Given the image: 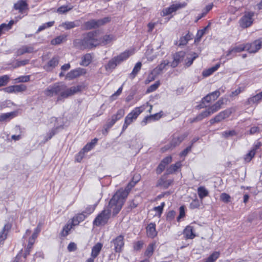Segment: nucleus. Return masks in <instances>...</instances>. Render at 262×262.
<instances>
[{"label":"nucleus","instance_id":"1","mask_svg":"<svg viewBox=\"0 0 262 262\" xmlns=\"http://www.w3.org/2000/svg\"><path fill=\"white\" fill-rule=\"evenodd\" d=\"M138 179L130 182L124 189L118 190L113 196L108 203L107 209L103 210L94 220V225L99 226L105 224L110 217L112 211L113 215H116L121 210L130 189L135 185Z\"/></svg>","mask_w":262,"mask_h":262},{"label":"nucleus","instance_id":"2","mask_svg":"<svg viewBox=\"0 0 262 262\" xmlns=\"http://www.w3.org/2000/svg\"><path fill=\"white\" fill-rule=\"evenodd\" d=\"M97 31H91L82 35V38L76 39L74 40L75 47L80 49H91L100 45L97 38Z\"/></svg>","mask_w":262,"mask_h":262},{"label":"nucleus","instance_id":"3","mask_svg":"<svg viewBox=\"0 0 262 262\" xmlns=\"http://www.w3.org/2000/svg\"><path fill=\"white\" fill-rule=\"evenodd\" d=\"M66 85L63 83H55L49 86L45 91L44 94L48 97H53L54 96L59 95L57 101L64 99L62 96V93L64 92Z\"/></svg>","mask_w":262,"mask_h":262},{"label":"nucleus","instance_id":"4","mask_svg":"<svg viewBox=\"0 0 262 262\" xmlns=\"http://www.w3.org/2000/svg\"><path fill=\"white\" fill-rule=\"evenodd\" d=\"M254 13L252 11L245 12L243 16L239 20V26L242 28H247L250 27L254 21Z\"/></svg>","mask_w":262,"mask_h":262},{"label":"nucleus","instance_id":"5","mask_svg":"<svg viewBox=\"0 0 262 262\" xmlns=\"http://www.w3.org/2000/svg\"><path fill=\"white\" fill-rule=\"evenodd\" d=\"M220 95L221 93L219 90H216L213 92L208 94L202 98L200 104L197 106V107L199 109L206 107L207 105H205V102L208 103L211 101L215 100L220 96Z\"/></svg>","mask_w":262,"mask_h":262},{"label":"nucleus","instance_id":"6","mask_svg":"<svg viewBox=\"0 0 262 262\" xmlns=\"http://www.w3.org/2000/svg\"><path fill=\"white\" fill-rule=\"evenodd\" d=\"M232 113V108L226 109L219 113L213 118L211 119L210 120V123L211 124H213L214 123L220 122L225 118L229 117Z\"/></svg>","mask_w":262,"mask_h":262},{"label":"nucleus","instance_id":"7","mask_svg":"<svg viewBox=\"0 0 262 262\" xmlns=\"http://www.w3.org/2000/svg\"><path fill=\"white\" fill-rule=\"evenodd\" d=\"M144 109L142 106L135 108L130 113H129L125 118L126 122L130 124L134 121L136 120L138 116L143 111Z\"/></svg>","mask_w":262,"mask_h":262},{"label":"nucleus","instance_id":"8","mask_svg":"<svg viewBox=\"0 0 262 262\" xmlns=\"http://www.w3.org/2000/svg\"><path fill=\"white\" fill-rule=\"evenodd\" d=\"M111 244L114 246V251L116 253H120L124 245V236L120 235L113 239Z\"/></svg>","mask_w":262,"mask_h":262},{"label":"nucleus","instance_id":"9","mask_svg":"<svg viewBox=\"0 0 262 262\" xmlns=\"http://www.w3.org/2000/svg\"><path fill=\"white\" fill-rule=\"evenodd\" d=\"M262 38H260L251 43L246 44V51L250 53L257 52L261 47Z\"/></svg>","mask_w":262,"mask_h":262},{"label":"nucleus","instance_id":"10","mask_svg":"<svg viewBox=\"0 0 262 262\" xmlns=\"http://www.w3.org/2000/svg\"><path fill=\"white\" fill-rule=\"evenodd\" d=\"M86 73L85 69L78 68L70 71L66 75V79L72 80L80 76L83 75Z\"/></svg>","mask_w":262,"mask_h":262},{"label":"nucleus","instance_id":"11","mask_svg":"<svg viewBox=\"0 0 262 262\" xmlns=\"http://www.w3.org/2000/svg\"><path fill=\"white\" fill-rule=\"evenodd\" d=\"M13 8L18 10V12L21 14L26 13V11L29 10L28 4L25 0H18L14 4Z\"/></svg>","mask_w":262,"mask_h":262},{"label":"nucleus","instance_id":"12","mask_svg":"<svg viewBox=\"0 0 262 262\" xmlns=\"http://www.w3.org/2000/svg\"><path fill=\"white\" fill-rule=\"evenodd\" d=\"M82 85H77L73 86L71 87L70 88H67L66 85V88L64 89V92L62 93V96H63V98H67L69 96H72L77 92H80L82 90Z\"/></svg>","mask_w":262,"mask_h":262},{"label":"nucleus","instance_id":"13","mask_svg":"<svg viewBox=\"0 0 262 262\" xmlns=\"http://www.w3.org/2000/svg\"><path fill=\"white\" fill-rule=\"evenodd\" d=\"M245 50L246 51V45H240L239 46H235L228 51L226 54V56L229 57V58L231 59L234 57L236 53L241 52Z\"/></svg>","mask_w":262,"mask_h":262},{"label":"nucleus","instance_id":"14","mask_svg":"<svg viewBox=\"0 0 262 262\" xmlns=\"http://www.w3.org/2000/svg\"><path fill=\"white\" fill-rule=\"evenodd\" d=\"M185 5L184 4H173L169 7L164 9L162 10V14H161V15L164 16L166 15H169L172 13L176 11L178 9L185 7Z\"/></svg>","mask_w":262,"mask_h":262},{"label":"nucleus","instance_id":"15","mask_svg":"<svg viewBox=\"0 0 262 262\" xmlns=\"http://www.w3.org/2000/svg\"><path fill=\"white\" fill-rule=\"evenodd\" d=\"M188 136V133H185L184 134L176 136L174 135L172 140L170 142L171 147L174 148L179 145Z\"/></svg>","mask_w":262,"mask_h":262},{"label":"nucleus","instance_id":"16","mask_svg":"<svg viewBox=\"0 0 262 262\" xmlns=\"http://www.w3.org/2000/svg\"><path fill=\"white\" fill-rule=\"evenodd\" d=\"M185 53L183 51H180L176 53L173 55V60L171 63V66L175 68L178 66L179 63L181 62L185 57Z\"/></svg>","mask_w":262,"mask_h":262},{"label":"nucleus","instance_id":"17","mask_svg":"<svg viewBox=\"0 0 262 262\" xmlns=\"http://www.w3.org/2000/svg\"><path fill=\"white\" fill-rule=\"evenodd\" d=\"M169 63L168 61L163 60L160 64L155 68L151 72V74L156 77L161 74L166 66Z\"/></svg>","mask_w":262,"mask_h":262},{"label":"nucleus","instance_id":"18","mask_svg":"<svg viewBox=\"0 0 262 262\" xmlns=\"http://www.w3.org/2000/svg\"><path fill=\"white\" fill-rule=\"evenodd\" d=\"M59 63V58L58 57H53L48 63L44 66V69L47 71H51L55 68Z\"/></svg>","mask_w":262,"mask_h":262},{"label":"nucleus","instance_id":"19","mask_svg":"<svg viewBox=\"0 0 262 262\" xmlns=\"http://www.w3.org/2000/svg\"><path fill=\"white\" fill-rule=\"evenodd\" d=\"M156 224L155 223H149L146 227V233L148 237L154 238L157 235V232L156 229Z\"/></svg>","mask_w":262,"mask_h":262},{"label":"nucleus","instance_id":"20","mask_svg":"<svg viewBox=\"0 0 262 262\" xmlns=\"http://www.w3.org/2000/svg\"><path fill=\"white\" fill-rule=\"evenodd\" d=\"M131 54V52L129 51H125L114 57L116 60L117 63L119 65L122 62L127 60Z\"/></svg>","mask_w":262,"mask_h":262},{"label":"nucleus","instance_id":"21","mask_svg":"<svg viewBox=\"0 0 262 262\" xmlns=\"http://www.w3.org/2000/svg\"><path fill=\"white\" fill-rule=\"evenodd\" d=\"M262 100V91L256 95L250 97L246 101L247 105L258 104Z\"/></svg>","mask_w":262,"mask_h":262},{"label":"nucleus","instance_id":"22","mask_svg":"<svg viewBox=\"0 0 262 262\" xmlns=\"http://www.w3.org/2000/svg\"><path fill=\"white\" fill-rule=\"evenodd\" d=\"M224 104V100L223 99H219L215 103L210 106L207 110L209 113L210 115L214 113L219 111L221 108V106Z\"/></svg>","mask_w":262,"mask_h":262},{"label":"nucleus","instance_id":"23","mask_svg":"<svg viewBox=\"0 0 262 262\" xmlns=\"http://www.w3.org/2000/svg\"><path fill=\"white\" fill-rule=\"evenodd\" d=\"M80 25L79 20H75L73 21H67L63 23L60 26L66 30H70L75 27H79Z\"/></svg>","mask_w":262,"mask_h":262},{"label":"nucleus","instance_id":"24","mask_svg":"<svg viewBox=\"0 0 262 262\" xmlns=\"http://www.w3.org/2000/svg\"><path fill=\"white\" fill-rule=\"evenodd\" d=\"M34 50V48L32 45L23 46L18 49L17 53L18 55H21L25 53H31Z\"/></svg>","mask_w":262,"mask_h":262},{"label":"nucleus","instance_id":"25","mask_svg":"<svg viewBox=\"0 0 262 262\" xmlns=\"http://www.w3.org/2000/svg\"><path fill=\"white\" fill-rule=\"evenodd\" d=\"M198 57L197 53L191 52L189 53L185 59V64L187 67H190L193 63L194 60Z\"/></svg>","mask_w":262,"mask_h":262},{"label":"nucleus","instance_id":"26","mask_svg":"<svg viewBox=\"0 0 262 262\" xmlns=\"http://www.w3.org/2000/svg\"><path fill=\"white\" fill-rule=\"evenodd\" d=\"M102 247L103 245L100 243H97L95 244L92 247L91 256H92L93 257L96 258L99 254Z\"/></svg>","mask_w":262,"mask_h":262},{"label":"nucleus","instance_id":"27","mask_svg":"<svg viewBox=\"0 0 262 262\" xmlns=\"http://www.w3.org/2000/svg\"><path fill=\"white\" fill-rule=\"evenodd\" d=\"M16 113L12 112L7 113H4L0 115V122H7L15 117Z\"/></svg>","mask_w":262,"mask_h":262},{"label":"nucleus","instance_id":"28","mask_svg":"<svg viewBox=\"0 0 262 262\" xmlns=\"http://www.w3.org/2000/svg\"><path fill=\"white\" fill-rule=\"evenodd\" d=\"M115 36L112 34L105 35L101 38L98 39L100 41V45L105 46L110 43L112 40H114Z\"/></svg>","mask_w":262,"mask_h":262},{"label":"nucleus","instance_id":"29","mask_svg":"<svg viewBox=\"0 0 262 262\" xmlns=\"http://www.w3.org/2000/svg\"><path fill=\"white\" fill-rule=\"evenodd\" d=\"M161 117V115L159 113H156L154 115H152L149 116L145 117L141 122V125L144 126L145 125L147 122L151 121V120H158Z\"/></svg>","mask_w":262,"mask_h":262},{"label":"nucleus","instance_id":"30","mask_svg":"<svg viewBox=\"0 0 262 262\" xmlns=\"http://www.w3.org/2000/svg\"><path fill=\"white\" fill-rule=\"evenodd\" d=\"M183 234L185 237L187 239H192L195 236L193 233L192 227L190 226L186 227L184 230Z\"/></svg>","mask_w":262,"mask_h":262},{"label":"nucleus","instance_id":"31","mask_svg":"<svg viewBox=\"0 0 262 262\" xmlns=\"http://www.w3.org/2000/svg\"><path fill=\"white\" fill-rule=\"evenodd\" d=\"M111 20V18L108 16L105 17L101 19H95V29L108 23Z\"/></svg>","mask_w":262,"mask_h":262},{"label":"nucleus","instance_id":"32","mask_svg":"<svg viewBox=\"0 0 262 262\" xmlns=\"http://www.w3.org/2000/svg\"><path fill=\"white\" fill-rule=\"evenodd\" d=\"M86 216L83 212L75 216L72 219L73 225L74 226L78 225L81 222L84 220Z\"/></svg>","mask_w":262,"mask_h":262},{"label":"nucleus","instance_id":"33","mask_svg":"<svg viewBox=\"0 0 262 262\" xmlns=\"http://www.w3.org/2000/svg\"><path fill=\"white\" fill-rule=\"evenodd\" d=\"M192 39V34L188 32L185 36H182L179 40V46L186 45L189 40Z\"/></svg>","mask_w":262,"mask_h":262},{"label":"nucleus","instance_id":"34","mask_svg":"<svg viewBox=\"0 0 262 262\" xmlns=\"http://www.w3.org/2000/svg\"><path fill=\"white\" fill-rule=\"evenodd\" d=\"M182 166V163L180 161L177 162L174 164L171 165L166 169V172L167 174H172L173 172L177 171Z\"/></svg>","mask_w":262,"mask_h":262},{"label":"nucleus","instance_id":"35","mask_svg":"<svg viewBox=\"0 0 262 262\" xmlns=\"http://www.w3.org/2000/svg\"><path fill=\"white\" fill-rule=\"evenodd\" d=\"M220 67V63H218L214 66L205 70L203 72L202 75L204 77H208L215 72Z\"/></svg>","mask_w":262,"mask_h":262},{"label":"nucleus","instance_id":"36","mask_svg":"<svg viewBox=\"0 0 262 262\" xmlns=\"http://www.w3.org/2000/svg\"><path fill=\"white\" fill-rule=\"evenodd\" d=\"M171 181L166 180L165 178L162 177L157 182L156 186L157 187H163L165 188H167L171 184Z\"/></svg>","mask_w":262,"mask_h":262},{"label":"nucleus","instance_id":"37","mask_svg":"<svg viewBox=\"0 0 262 262\" xmlns=\"http://www.w3.org/2000/svg\"><path fill=\"white\" fill-rule=\"evenodd\" d=\"M92 58V57L91 54L88 53L85 54L82 57L80 64L83 66H88L91 62Z\"/></svg>","mask_w":262,"mask_h":262},{"label":"nucleus","instance_id":"38","mask_svg":"<svg viewBox=\"0 0 262 262\" xmlns=\"http://www.w3.org/2000/svg\"><path fill=\"white\" fill-rule=\"evenodd\" d=\"M142 63L141 62H138L136 65L135 66L132 73L129 74V78L132 79H134L136 75L138 74V72L141 69Z\"/></svg>","mask_w":262,"mask_h":262},{"label":"nucleus","instance_id":"39","mask_svg":"<svg viewBox=\"0 0 262 262\" xmlns=\"http://www.w3.org/2000/svg\"><path fill=\"white\" fill-rule=\"evenodd\" d=\"M118 66L115 57L112 58L108 63L105 66V69L106 71H112Z\"/></svg>","mask_w":262,"mask_h":262},{"label":"nucleus","instance_id":"40","mask_svg":"<svg viewBox=\"0 0 262 262\" xmlns=\"http://www.w3.org/2000/svg\"><path fill=\"white\" fill-rule=\"evenodd\" d=\"M83 27L84 30H87L95 29V19H91L85 22L83 25Z\"/></svg>","mask_w":262,"mask_h":262},{"label":"nucleus","instance_id":"41","mask_svg":"<svg viewBox=\"0 0 262 262\" xmlns=\"http://www.w3.org/2000/svg\"><path fill=\"white\" fill-rule=\"evenodd\" d=\"M73 226H74L73 225L72 222L71 224H67L62 229V230L61 232V235L64 237L67 236L69 234V231Z\"/></svg>","mask_w":262,"mask_h":262},{"label":"nucleus","instance_id":"42","mask_svg":"<svg viewBox=\"0 0 262 262\" xmlns=\"http://www.w3.org/2000/svg\"><path fill=\"white\" fill-rule=\"evenodd\" d=\"M72 6L63 5L57 9V12L60 14H64L73 9Z\"/></svg>","mask_w":262,"mask_h":262},{"label":"nucleus","instance_id":"43","mask_svg":"<svg viewBox=\"0 0 262 262\" xmlns=\"http://www.w3.org/2000/svg\"><path fill=\"white\" fill-rule=\"evenodd\" d=\"M220 252L215 251L212 253L204 262H215L216 260L219 257Z\"/></svg>","mask_w":262,"mask_h":262},{"label":"nucleus","instance_id":"44","mask_svg":"<svg viewBox=\"0 0 262 262\" xmlns=\"http://www.w3.org/2000/svg\"><path fill=\"white\" fill-rule=\"evenodd\" d=\"M198 193L200 198L202 200L208 194V190L204 187H200L198 189Z\"/></svg>","mask_w":262,"mask_h":262},{"label":"nucleus","instance_id":"45","mask_svg":"<svg viewBox=\"0 0 262 262\" xmlns=\"http://www.w3.org/2000/svg\"><path fill=\"white\" fill-rule=\"evenodd\" d=\"M40 231V228L37 226L34 230V232L33 234L32 235L31 237L29 238L30 239V245H31L32 244L34 243L35 239L37 238L38 233Z\"/></svg>","mask_w":262,"mask_h":262},{"label":"nucleus","instance_id":"46","mask_svg":"<svg viewBox=\"0 0 262 262\" xmlns=\"http://www.w3.org/2000/svg\"><path fill=\"white\" fill-rule=\"evenodd\" d=\"M66 38V36L60 35L58 36L54 39H52L51 41V43L52 45H57L61 43L63 40Z\"/></svg>","mask_w":262,"mask_h":262},{"label":"nucleus","instance_id":"47","mask_svg":"<svg viewBox=\"0 0 262 262\" xmlns=\"http://www.w3.org/2000/svg\"><path fill=\"white\" fill-rule=\"evenodd\" d=\"M58 127L53 128L47 134V136L45 138V142L50 140L57 132Z\"/></svg>","mask_w":262,"mask_h":262},{"label":"nucleus","instance_id":"48","mask_svg":"<svg viewBox=\"0 0 262 262\" xmlns=\"http://www.w3.org/2000/svg\"><path fill=\"white\" fill-rule=\"evenodd\" d=\"M155 244L154 243L150 244L147 247L145 252V255L147 257H150L152 255V253L154 251V247Z\"/></svg>","mask_w":262,"mask_h":262},{"label":"nucleus","instance_id":"49","mask_svg":"<svg viewBox=\"0 0 262 262\" xmlns=\"http://www.w3.org/2000/svg\"><path fill=\"white\" fill-rule=\"evenodd\" d=\"M54 23H55L54 21H49V22H48V23L42 24V25L39 26V27L38 28V29L36 32V33H38V32L45 30V29H46L47 28H50V27L53 26V25L54 24Z\"/></svg>","mask_w":262,"mask_h":262},{"label":"nucleus","instance_id":"50","mask_svg":"<svg viewBox=\"0 0 262 262\" xmlns=\"http://www.w3.org/2000/svg\"><path fill=\"white\" fill-rule=\"evenodd\" d=\"M237 135V133L235 130H226L222 132V135L223 137L227 138L229 137L234 136Z\"/></svg>","mask_w":262,"mask_h":262},{"label":"nucleus","instance_id":"51","mask_svg":"<svg viewBox=\"0 0 262 262\" xmlns=\"http://www.w3.org/2000/svg\"><path fill=\"white\" fill-rule=\"evenodd\" d=\"M210 26V23L204 29L199 30L198 31L197 34H196V38L195 40V41H199L201 37L204 35V34L205 33L207 29L209 28Z\"/></svg>","mask_w":262,"mask_h":262},{"label":"nucleus","instance_id":"52","mask_svg":"<svg viewBox=\"0 0 262 262\" xmlns=\"http://www.w3.org/2000/svg\"><path fill=\"white\" fill-rule=\"evenodd\" d=\"M125 114L124 110L123 109L119 110L117 113L112 116L113 118H114L116 121L119 120L121 118H122Z\"/></svg>","mask_w":262,"mask_h":262},{"label":"nucleus","instance_id":"53","mask_svg":"<svg viewBox=\"0 0 262 262\" xmlns=\"http://www.w3.org/2000/svg\"><path fill=\"white\" fill-rule=\"evenodd\" d=\"M9 80V77L7 75H3L0 77V86L7 85Z\"/></svg>","mask_w":262,"mask_h":262},{"label":"nucleus","instance_id":"54","mask_svg":"<svg viewBox=\"0 0 262 262\" xmlns=\"http://www.w3.org/2000/svg\"><path fill=\"white\" fill-rule=\"evenodd\" d=\"M14 93L22 92L27 90V86L24 84L14 85Z\"/></svg>","mask_w":262,"mask_h":262},{"label":"nucleus","instance_id":"55","mask_svg":"<svg viewBox=\"0 0 262 262\" xmlns=\"http://www.w3.org/2000/svg\"><path fill=\"white\" fill-rule=\"evenodd\" d=\"M209 116H210L209 113H208L207 110H206L196 116V119L198 120V121H200L203 120L204 118H206Z\"/></svg>","mask_w":262,"mask_h":262},{"label":"nucleus","instance_id":"56","mask_svg":"<svg viewBox=\"0 0 262 262\" xmlns=\"http://www.w3.org/2000/svg\"><path fill=\"white\" fill-rule=\"evenodd\" d=\"M220 199L223 202L228 203L230 202L231 197L226 193H222L220 195Z\"/></svg>","mask_w":262,"mask_h":262},{"label":"nucleus","instance_id":"57","mask_svg":"<svg viewBox=\"0 0 262 262\" xmlns=\"http://www.w3.org/2000/svg\"><path fill=\"white\" fill-rule=\"evenodd\" d=\"M96 205L97 204L89 205L83 212L86 214V215L91 214L95 210Z\"/></svg>","mask_w":262,"mask_h":262},{"label":"nucleus","instance_id":"58","mask_svg":"<svg viewBox=\"0 0 262 262\" xmlns=\"http://www.w3.org/2000/svg\"><path fill=\"white\" fill-rule=\"evenodd\" d=\"M200 206V202L197 199H194L190 204V208L192 209L198 208Z\"/></svg>","mask_w":262,"mask_h":262},{"label":"nucleus","instance_id":"59","mask_svg":"<svg viewBox=\"0 0 262 262\" xmlns=\"http://www.w3.org/2000/svg\"><path fill=\"white\" fill-rule=\"evenodd\" d=\"M176 212L173 210H170L168 212L166 215V221L171 222L175 217Z\"/></svg>","mask_w":262,"mask_h":262},{"label":"nucleus","instance_id":"60","mask_svg":"<svg viewBox=\"0 0 262 262\" xmlns=\"http://www.w3.org/2000/svg\"><path fill=\"white\" fill-rule=\"evenodd\" d=\"M255 155V152H254V151L251 150L246 155L245 157V160L247 162H250L251 160V159L254 157Z\"/></svg>","mask_w":262,"mask_h":262},{"label":"nucleus","instance_id":"61","mask_svg":"<svg viewBox=\"0 0 262 262\" xmlns=\"http://www.w3.org/2000/svg\"><path fill=\"white\" fill-rule=\"evenodd\" d=\"M160 85V82L159 81H156L154 84L151 85L147 89V92H152L156 91Z\"/></svg>","mask_w":262,"mask_h":262},{"label":"nucleus","instance_id":"62","mask_svg":"<svg viewBox=\"0 0 262 262\" xmlns=\"http://www.w3.org/2000/svg\"><path fill=\"white\" fill-rule=\"evenodd\" d=\"M259 132V128L257 126H253L251 128L247 131L246 134L249 135H254Z\"/></svg>","mask_w":262,"mask_h":262},{"label":"nucleus","instance_id":"63","mask_svg":"<svg viewBox=\"0 0 262 262\" xmlns=\"http://www.w3.org/2000/svg\"><path fill=\"white\" fill-rule=\"evenodd\" d=\"M16 82H25L30 80V76H21L15 79Z\"/></svg>","mask_w":262,"mask_h":262},{"label":"nucleus","instance_id":"64","mask_svg":"<svg viewBox=\"0 0 262 262\" xmlns=\"http://www.w3.org/2000/svg\"><path fill=\"white\" fill-rule=\"evenodd\" d=\"M144 243L143 241H138L134 244V249L138 251L143 247Z\"/></svg>","mask_w":262,"mask_h":262}]
</instances>
